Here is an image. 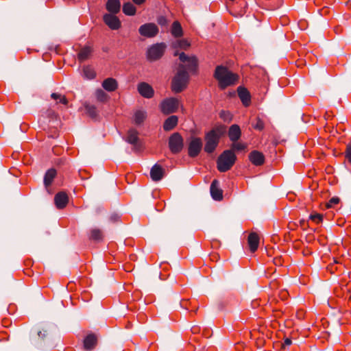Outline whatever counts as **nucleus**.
Here are the masks:
<instances>
[{"instance_id": "nucleus-4", "label": "nucleus", "mask_w": 351, "mask_h": 351, "mask_svg": "<svg viewBox=\"0 0 351 351\" xmlns=\"http://www.w3.org/2000/svg\"><path fill=\"white\" fill-rule=\"evenodd\" d=\"M236 160L237 156L233 150L226 149L223 151L217 158V169L220 172L228 171L234 165Z\"/></svg>"}, {"instance_id": "nucleus-32", "label": "nucleus", "mask_w": 351, "mask_h": 351, "mask_svg": "<svg viewBox=\"0 0 351 351\" xmlns=\"http://www.w3.org/2000/svg\"><path fill=\"white\" fill-rule=\"evenodd\" d=\"M147 117V113L145 111L138 110L134 114V121L137 125H141Z\"/></svg>"}, {"instance_id": "nucleus-18", "label": "nucleus", "mask_w": 351, "mask_h": 351, "mask_svg": "<svg viewBox=\"0 0 351 351\" xmlns=\"http://www.w3.org/2000/svg\"><path fill=\"white\" fill-rule=\"evenodd\" d=\"M250 162L256 165L261 166L265 162V156L259 151L254 150L248 156Z\"/></svg>"}, {"instance_id": "nucleus-28", "label": "nucleus", "mask_w": 351, "mask_h": 351, "mask_svg": "<svg viewBox=\"0 0 351 351\" xmlns=\"http://www.w3.org/2000/svg\"><path fill=\"white\" fill-rule=\"evenodd\" d=\"M136 7L130 2H126L123 5V12L128 16H133L136 14Z\"/></svg>"}, {"instance_id": "nucleus-41", "label": "nucleus", "mask_w": 351, "mask_h": 351, "mask_svg": "<svg viewBox=\"0 0 351 351\" xmlns=\"http://www.w3.org/2000/svg\"><path fill=\"white\" fill-rule=\"evenodd\" d=\"M119 218L120 216L119 214L113 213L110 215L108 220L109 221L114 223L117 221L119 219Z\"/></svg>"}, {"instance_id": "nucleus-21", "label": "nucleus", "mask_w": 351, "mask_h": 351, "mask_svg": "<svg viewBox=\"0 0 351 351\" xmlns=\"http://www.w3.org/2000/svg\"><path fill=\"white\" fill-rule=\"evenodd\" d=\"M106 8L109 12L108 14H117L121 10V3L119 0H108L106 4Z\"/></svg>"}, {"instance_id": "nucleus-9", "label": "nucleus", "mask_w": 351, "mask_h": 351, "mask_svg": "<svg viewBox=\"0 0 351 351\" xmlns=\"http://www.w3.org/2000/svg\"><path fill=\"white\" fill-rule=\"evenodd\" d=\"M138 32L141 36L147 38H153L158 33L157 25L152 23L143 24L138 28Z\"/></svg>"}, {"instance_id": "nucleus-22", "label": "nucleus", "mask_w": 351, "mask_h": 351, "mask_svg": "<svg viewBox=\"0 0 351 351\" xmlns=\"http://www.w3.org/2000/svg\"><path fill=\"white\" fill-rule=\"evenodd\" d=\"M241 135V131L238 125L234 124L230 127L228 130V136L231 141L236 142L240 138Z\"/></svg>"}, {"instance_id": "nucleus-29", "label": "nucleus", "mask_w": 351, "mask_h": 351, "mask_svg": "<svg viewBox=\"0 0 351 351\" xmlns=\"http://www.w3.org/2000/svg\"><path fill=\"white\" fill-rule=\"evenodd\" d=\"M91 52L92 49L88 46H85L84 47L82 48L77 55L79 60H80L81 62L84 61L85 60L88 58Z\"/></svg>"}, {"instance_id": "nucleus-6", "label": "nucleus", "mask_w": 351, "mask_h": 351, "mask_svg": "<svg viewBox=\"0 0 351 351\" xmlns=\"http://www.w3.org/2000/svg\"><path fill=\"white\" fill-rule=\"evenodd\" d=\"M165 44L156 43L152 45L147 51V58L149 61H155L160 58L165 51Z\"/></svg>"}, {"instance_id": "nucleus-27", "label": "nucleus", "mask_w": 351, "mask_h": 351, "mask_svg": "<svg viewBox=\"0 0 351 351\" xmlns=\"http://www.w3.org/2000/svg\"><path fill=\"white\" fill-rule=\"evenodd\" d=\"M103 88L108 91H114L117 88V82L113 78H107L102 83Z\"/></svg>"}, {"instance_id": "nucleus-30", "label": "nucleus", "mask_w": 351, "mask_h": 351, "mask_svg": "<svg viewBox=\"0 0 351 351\" xmlns=\"http://www.w3.org/2000/svg\"><path fill=\"white\" fill-rule=\"evenodd\" d=\"M171 34L175 37H181L183 34V31L180 23L178 21H174L172 24Z\"/></svg>"}, {"instance_id": "nucleus-43", "label": "nucleus", "mask_w": 351, "mask_h": 351, "mask_svg": "<svg viewBox=\"0 0 351 351\" xmlns=\"http://www.w3.org/2000/svg\"><path fill=\"white\" fill-rule=\"evenodd\" d=\"M232 147L234 149L239 151V150H243V149H245L246 145L244 144H241V143H233L232 145Z\"/></svg>"}, {"instance_id": "nucleus-24", "label": "nucleus", "mask_w": 351, "mask_h": 351, "mask_svg": "<svg viewBox=\"0 0 351 351\" xmlns=\"http://www.w3.org/2000/svg\"><path fill=\"white\" fill-rule=\"evenodd\" d=\"M57 175L56 170L54 168L48 169L44 176V185L45 187L49 186Z\"/></svg>"}, {"instance_id": "nucleus-20", "label": "nucleus", "mask_w": 351, "mask_h": 351, "mask_svg": "<svg viewBox=\"0 0 351 351\" xmlns=\"http://www.w3.org/2000/svg\"><path fill=\"white\" fill-rule=\"evenodd\" d=\"M69 201L68 195L64 192H59L54 197V202L56 207L59 209L64 208Z\"/></svg>"}, {"instance_id": "nucleus-36", "label": "nucleus", "mask_w": 351, "mask_h": 351, "mask_svg": "<svg viewBox=\"0 0 351 351\" xmlns=\"http://www.w3.org/2000/svg\"><path fill=\"white\" fill-rule=\"evenodd\" d=\"M84 73L88 79H93L95 76V71L90 66H85L84 68Z\"/></svg>"}, {"instance_id": "nucleus-1", "label": "nucleus", "mask_w": 351, "mask_h": 351, "mask_svg": "<svg viewBox=\"0 0 351 351\" xmlns=\"http://www.w3.org/2000/svg\"><path fill=\"white\" fill-rule=\"evenodd\" d=\"M226 133V127L223 125H216L212 130L205 134L204 151L208 154L213 153L219 143L220 138Z\"/></svg>"}, {"instance_id": "nucleus-42", "label": "nucleus", "mask_w": 351, "mask_h": 351, "mask_svg": "<svg viewBox=\"0 0 351 351\" xmlns=\"http://www.w3.org/2000/svg\"><path fill=\"white\" fill-rule=\"evenodd\" d=\"M158 23L161 26H165L167 25V19L163 16H160L157 19Z\"/></svg>"}, {"instance_id": "nucleus-47", "label": "nucleus", "mask_w": 351, "mask_h": 351, "mask_svg": "<svg viewBox=\"0 0 351 351\" xmlns=\"http://www.w3.org/2000/svg\"><path fill=\"white\" fill-rule=\"evenodd\" d=\"M300 226L302 227V228L304 230H306V227H307V225H306V222L305 220L302 219L300 221Z\"/></svg>"}, {"instance_id": "nucleus-31", "label": "nucleus", "mask_w": 351, "mask_h": 351, "mask_svg": "<svg viewBox=\"0 0 351 351\" xmlns=\"http://www.w3.org/2000/svg\"><path fill=\"white\" fill-rule=\"evenodd\" d=\"M87 114L92 119H96L98 116V111L97 108L90 104H86L84 106Z\"/></svg>"}, {"instance_id": "nucleus-3", "label": "nucleus", "mask_w": 351, "mask_h": 351, "mask_svg": "<svg viewBox=\"0 0 351 351\" xmlns=\"http://www.w3.org/2000/svg\"><path fill=\"white\" fill-rule=\"evenodd\" d=\"M189 75L183 64L178 66V71L173 77L171 82V89L176 93L182 92L187 86Z\"/></svg>"}, {"instance_id": "nucleus-37", "label": "nucleus", "mask_w": 351, "mask_h": 351, "mask_svg": "<svg viewBox=\"0 0 351 351\" xmlns=\"http://www.w3.org/2000/svg\"><path fill=\"white\" fill-rule=\"evenodd\" d=\"M309 219L315 221L316 223H320L323 220V215L319 213L311 214L309 216Z\"/></svg>"}, {"instance_id": "nucleus-25", "label": "nucleus", "mask_w": 351, "mask_h": 351, "mask_svg": "<svg viewBox=\"0 0 351 351\" xmlns=\"http://www.w3.org/2000/svg\"><path fill=\"white\" fill-rule=\"evenodd\" d=\"M178 118L176 115H171L168 117L164 122L163 129L165 131L173 130L178 124Z\"/></svg>"}, {"instance_id": "nucleus-8", "label": "nucleus", "mask_w": 351, "mask_h": 351, "mask_svg": "<svg viewBox=\"0 0 351 351\" xmlns=\"http://www.w3.org/2000/svg\"><path fill=\"white\" fill-rule=\"evenodd\" d=\"M202 141L200 138L192 136L188 147L189 156L191 158L198 156L202 149Z\"/></svg>"}, {"instance_id": "nucleus-13", "label": "nucleus", "mask_w": 351, "mask_h": 351, "mask_svg": "<svg viewBox=\"0 0 351 351\" xmlns=\"http://www.w3.org/2000/svg\"><path fill=\"white\" fill-rule=\"evenodd\" d=\"M179 59L182 62L186 63V64H184L186 71H195L197 66V60L195 57H189L184 52H182L179 54Z\"/></svg>"}, {"instance_id": "nucleus-49", "label": "nucleus", "mask_w": 351, "mask_h": 351, "mask_svg": "<svg viewBox=\"0 0 351 351\" xmlns=\"http://www.w3.org/2000/svg\"><path fill=\"white\" fill-rule=\"evenodd\" d=\"M132 1L136 5H141L145 1V0H132Z\"/></svg>"}, {"instance_id": "nucleus-39", "label": "nucleus", "mask_w": 351, "mask_h": 351, "mask_svg": "<svg viewBox=\"0 0 351 351\" xmlns=\"http://www.w3.org/2000/svg\"><path fill=\"white\" fill-rule=\"evenodd\" d=\"M345 157L348 159V162L351 164V144L346 146L345 151Z\"/></svg>"}, {"instance_id": "nucleus-45", "label": "nucleus", "mask_w": 351, "mask_h": 351, "mask_svg": "<svg viewBox=\"0 0 351 351\" xmlns=\"http://www.w3.org/2000/svg\"><path fill=\"white\" fill-rule=\"evenodd\" d=\"M60 102L66 105L68 104V100L64 96H61V98H60Z\"/></svg>"}, {"instance_id": "nucleus-19", "label": "nucleus", "mask_w": 351, "mask_h": 351, "mask_svg": "<svg viewBox=\"0 0 351 351\" xmlns=\"http://www.w3.org/2000/svg\"><path fill=\"white\" fill-rule=\"evenodd\" d=\"M238 95L245 106H248L250 104L251 95L250 92L243 86H239L237 88Z\"/></svg>"}, {"instance_id": "nucleus-33", "label": "nucleus", "mask_w": 351, "mask_h": 351, "mask_svg": "<svg viewBox=\"0 0 351 351\" xmlns=\"http://www.w3.org/2000/svg\"><path fill=\"white\" fill-rule=\"evenodd\" d=\"M173 46L175 48L180 47L181 49H186L190 46V44L186 40H178L173 43Z\"/></svg>"}, {"instance_id": "nucleus-46", "label": "nucleus", "mask_w": 351, "mask_h": 351, "mask_svg": "<svg viewBox=\"0 0 351 351\" xmlns=\"http://www.w3.org/2000/svg\"><path fill=\"white\" fill-rule=\"evenodd\" d=\"M49 116L50 117H51L52 119H55V121H57V114L53 112V111H51L49 112Z\"/></svg>"}, {"instance_id": "nucleus-14", "label": "nucleus", "mask_w": 351, "mask_h": 351, "mask_svg": "<svg viewBox=\"0 0 351 351\" xmlns=\"http://www.w3.org/2000/svg\"><path fill=\"white\" fill-rule=\"evenodd\" d=\"M116 14H105L103 16V20L106 25L111 29H118L121 27V23Z\"/></svg>"}, {"instance_id": "nucleus-11", "label": "nucleus", "mask_w": 351, "mask_h": 351, "mask_svg": "<svg viewBox=\"0 0 351 351\" xmlns=\"http://www.w3.org/2000/svg\"><path fill=\"white\" fill-rule=\"evenodd\" d=\"M99 340V335L90 332H88L84 339L83 341V348L85 351H92L97 346Z\"/></svg>"}, {"instance_id": "nucleus-2", "label": "nucleus", "mask_w": 351, "mask_h": 351, "mask_svg": "<svg viewBox=\"0 0 351 351\" xmlns=\"http://www.w3.org/2000/svg\"><path fill=\"white\" fill-rule=\"evenodd\" d=\"M214 77L218 80L219 86L222 89L234 84L239 78L237 74L230 71L222 65L216 67Z\"/></svg>"}, {"instance_id": "nucleus-7", "label": "nucleus", "mask_w": 351, "mask_h": 351, "mask_svg": "<svg viewBox=\"0 0 351 351\" xmlns=\"http://www.w3.org/2000/svg\"><path fill=\"white\" fill-rule=\"evenodd\" d=\"M52 330L51 328H43L38 331V337L32 339V343L38 348L45 345L51 339Z\"/></svg>"}, {"instance_id": "nucleus-38", "label": "nucleus", "mask_w": 351, "mask_h": 351, "mask_svg": "<svg viewBox=\"0 0 351 351\" xmlns=\"http://www.w3.org/2000/svg\"><path fill=\"white\" fill-rule=\"evenodd\" d=\"M254 128L258 130H262L264 128L263 121L258 117L256 118V123L254 125Z\"/></svg>"}, {"instance_id": "nucleus-16", "label": "nucleus", "mask_w": 351, "mask_h": 351, "mask_svg": "<svg viewBox=\"0 0 351 351\" xmlns=\"http://www.w3.org/2000/svg\"><path fill=\"white\" fill-rule=\"evenodd\" d=\"M137 89L140 95L145 98H152L154 95V90L146 82L139 83Z\"/></svg>"}, {"instance_id": "nucleus-23", "label": "nucleus", "mask_w": 351, "mask_h": 351, "mask_svg": "<svg viewBox=\"0 0 351 351\" xmlns=\"http://www.w3.org/2000/svg\"><path fill=\"white\" fill-rule=\"evenodd\" d=\"M247 241L250 251L252 252H254L257 250L259 243V237L258 234L254 232L250 233L248 236Z\"/></svg>"}, {"instance_id": "nucleus-10", "label": "nucleus", "mask_w": 351, "mask_h": 351, "mask_svg": "<svg viewBox=\"0 0 351 351\" xmlns=\"http://www.w3.org/2000/svg\"><path fill=\"white\" fill-rule=\"evenodd\" d=\"M179 106V101L177 99L171 97L165 99L161 104L162 112L165 114L175 112Z\"/></svg>"}, {"instance_id": "nucleus-50", "label": "nucleus", "mask_w": 351, "mask_h": 351, "mask_svg": "<svg viewBox=\"0 0 351 351\" xmlns=\"http://www.w3.org/2000/svg\"><path fill=\"white\" fill-rule=\"evenodd\" d=\"M177 55H178V52L176 51V52H175L174 56H177Z\"/></svg>"}, {"instance_id": "nucleus-12", "label": "nucleus", "mask_w": 351, "mask_h": 351, "mask_svg": "<svg viewBox=\"0 0 351 351\" xmlns=\"http://www.w3.org/2000/svg\"><path fill=\"white\" fill-rule=\"evenodd\" d=\"M125 141L132 145L133 150L138 152L141 150V144L139 143V138L138 137V132L134 129H130L127 134Z\"/></svg>"}, {"instance_id": "nucleus-44", "label": "nucleus", "mask_w": 351, "mask_h": 351, "mask_svg": "<svg viewBox=\"0 0 351 351\" xmlns=\"http://www.w3.org/2000/svg\"><path fill=\"white\" fill-rule=\"evenodd\" d=\"M61 95L60 94H58V93H51V97L53 99H60V98H61Z\"/></svg>"}, {"instance_id": "nucleus-5", "label": "nucleus", "mask_w": 351, "mask_h": 351, "mask_svg": "<svg viewBox=\"0 0 351 351\" xmlns=\"http://www.w3.org/2000/svg\"><path fill=\"white\" fill-rule=\"evenodd\" d=\"M184 145V139L179 132H174L169 137L168 146L173 154H179Z\"/></svg>"}, {"instance_id": "nucleus-34", "label": "nucleus", "mask_w": 351, "mask_h": 351, "mask_svg": "<svg viewBox=\"0 0 351 351\" xmlns=\"http://www.w3.org/2000/svg\"><path fill=\"white\" fill-rule=\"evenodd\" d=\"M219 117L226 123H230L232 121V116L228 111L221 110L219 112Z\"/></svg>"}, {"instance_id": "nucleus-15", "label": "nucleus", "mask_w": 351, "mask_h": 351, "mask_svg": "<svg viewBox=\"0 0 351 351\" xmlns=\"http://www.w3.org/2000/svg\"><path fill=\"white\" fill-rule=\"evenodd\" d=\"M210 192L212 198L215 201H220L223 199V191L219 187V182L214 180L210 186Z\"/></svg>"}, {"instance_id": "nucleus-48", "label": "nucleus", "mask_w": 351, "mask_h": 351, "mask_svg": "<svg viewBox=\"0 0 351 351\" xmlns=\"http://www.w3.org/2000/svg\"><path fill=\"white\" fill-rule=\"evenodd\" d=\"M291 343H292V341H291V339H289V338H287V339H285V343H284V344L282 345V347H284L285 346H289V345H291Z\"/></svg>"}, {"instance_id": "nucleus-26", "label": "nucleus", "mask_w": 351, "mask_h": 351, "mask_svg": "<svg viewBox=\"0 0 351 351\" xmlns=\"http://www.w3.org/2000/svg\"><path fill=\"white\" fill-rule=\"evenodd\" d=\"M88 238L90 240L95 241V242H100L104 239V233L103 231L97 228H92L90 230V234L88 236Z\"/></svg>"}, {"instance_id": "nucleus-40", "label": "nucleus", "mask_w": 351, "mask_h": 351, "mask_svg": "<svg viewBox=\"0 0 351 351\" xmlns=\"http://www.w3.org/2000/svg\"><path fill=\"white\" fill-rule=\"evenodd\" d=\"M340 202V199L338 197H332L326 204L327 208H330L333 204H337Z\"/></svg>"}, {"instance_id": "nucleus-17", "label": "nucleus", "mask_w": 351, "mask_h": 351, "mask_svg": "<svg viewBox=\"0 0 351 351\" xmlns=\"http://www.w3.org/2000/svg\"><path fill=\"white\" fill-rule=\"evenodd\" d=\"M165 169L158 164H155L151 168L150 177L154 182L160 181L165 176Z\"/></svg>"}, {"instance_id": "nucleus-35", "label": "nucleus", "mask_w": 351, "mask_h": 351, "mask_svg": "<svg viewBox=\"0 0 351 351\" xmlns=\"http://www.w3.org/2000/svg\"><path fill=\"white\" fill-rule=\"evenodd\" d=\"M96 97L98 101L104 102L108 99V95L102 89H97L96 90Z\"/></svg>"}]
</instances>
